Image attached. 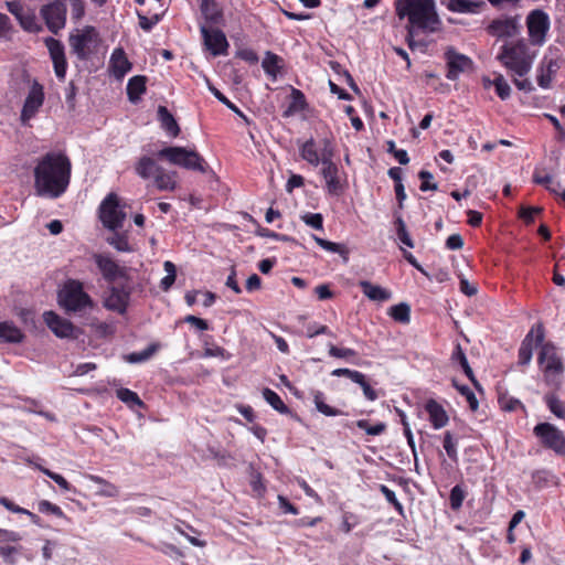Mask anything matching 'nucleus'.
I'll return each instance as SVG.
<instances>
[{
    "instance_id": "obj_1",
    "label": "nucleus",
    "mask_w": 565,
    "mask_h": 565,
    "mask_svg": "<svg viewBox=\"0 0 565 565\" xmlns=\"http://www.w3.org/2000/svg\"><path fill=\"white\" fill-rule=\"evenodd\" d=\"M72 162L63 151H49L36 159L34 192L40 198L58 199L71 183Z\"/></svg>"
},
{
    "instance_id": "obj_2",
    "label": "nucleus",
    "mask_w": 565,
    "mask_h": 565,
    "mask_svg": "<svg viewBox=\"0 0 565 565\" xmlns=\"http://www.w3.org/2000/svg\"><path fill=\"white\" fill-rule=\"evenodd\" d=\"M535 53L531 52L525 40H516L505 43L501 47L500 54L497 56L513 77V83L518 89L530 93L534 89L532 83L527 78H523L529 74Z\"/></svg>"
},
{
    "instance_id": "obj_3",
    "label": "nucleus",
    "mask_w": 565,
    "mask_h": 565,
    "mask_svg": "<svg viewBox=\"0 0 565 565\" xmlns=\"http://www.w3.org/2000/svg\"><path fill=\"white\" fill-rule=\"evenodd\" d=\"M395 11L399 20L408 18L406 41L412 50L415 47L414 28L435 32L440 25L434 0H396Z\"/></svg>"
},
{
    "instance_id": "obj_4",
    "label": "nucleus",
    "mask_w": 565,
    "mask_h": 565,
    "mask_svg": "<svg viewBox=\"0 0 565 565\" xmlns=\"http://www.w3.org/2000/svg\"><path fill=\"white\" fill-rule=\"evenodd\" d=\"M57 303L66 313H82L95 307L93 298L77 279H67L57 291Z\"/></svg>"
},
{
    "instance_id": "obj_5",
    "label": "nucleus",
    "mask_w": 565,
    "mask_h": 565,
    "mask_svg": "<svg viewBox=\"0 0 565 565\" xmlns=\"http://www.w3.org/2000/svg\"><path fill=\"white\" fill-rule=\"evenodd\" d=\"M537 362L543 372L545 384L554 391L561 390L565 367L553 343L546 342L541 345Z\"/></svg>"
},
{
    "instance_id": "obj_6",
    "label": "nucleus",
    "mask_w": 565,
    "mask_h": 565,
    "mask_svg": "<svg viewBox=\"0 0 565 565\" xmlns=\"http://www.w3.org/2000/svg\"><path fill=\"white\" fill-rule=\"evenodd\" d=\"M156 157L159 160H164L173 166H178L186 170H194L203 173L206 171L207 164L204 158L198 151L186 149L184 147H164L156 153Z\"/></svg>"
},
{
    "instance_id": "obj_7",
    "label": "nucleus",
    "mask_w": 565,
    "mask_h": 565,
    "mask_svg": "<svg viewBox=\"0 0 565 565\" xmlns=\"http://www.w3.org/2000/svg\"><path fill=\"white\" fill-rule=\"evenodd\" d=\"M131 282V279H129L128 281L110 284L106 290L104 307L109 311L125 315L134 290Z\"/></svg>"
},
{
    "instance_id": "obj_8",
    "label": "nucleus",
    "mask_w": 565,
    "mask_h": 565,
    "mask_svg": "<svg viewBox=\"0 0 565 565\" xmlns=\"http://www.w3.org/2000/svg\"><path fill=\"white\" fill-rule=\"evenodd\" d=\"M534 436L542 447L554 451L557 456L565 457V435L551 423H539L533 428Z\"/></svg>"
},
{
    "instance_id": "obj_9",
    "label": "nucleus",
    "mask_w": 565,
    "mask_h": 565,
    "mask_svg": "<svg viewBox=\"0 0 565 565\" xmlns=\"http://www.w3.org/2000/svg\"><path fill=\"white\" fill-rule=\"evenodd\" d=\"M66 14L67 8L62 0H52L40 9V15L47 30L55 35L65 28Z\"/></svg>"
},
{
    "instance_id": "obj_10",
    "label": "nucleus",
    "mask_w": 565,
    "mask_h": 565,
    "mask_svg": "<svg viewBox=\"0 0 565 565\" xmlns=\"http://www.w3.org/2000/svg\"><path fill=\"white\" fill-rule=\"evenodd\" d=\"M75 32L71 33L68 38L72 53L79 61H86L90 54V46L98 41L99 34L92 25H87L83 30L76 29Z\"/></svg>"
},
{
    "instance_id": "obj_11",
    "label": "nucleus",
    "mask_w": 565,
    "mask_h": 565,
    "mask_svg": "<svg viewBox=\"0 0 565 565\" xmlns=\"http://www.w3.org/2000/svg\"><path fill=\"white\" fill-rule=\"evenodd\" d=\"M99 211L102 223L106 228L116 231L122 227L126 213L120 209L115 193H109L103 200Z\"/></svg>"
},
{
    "instance_id": "obj_12",
    "label": "nucleus",
    "mask_w": 565,
    "mask_h": 565,
    "mask_svg": "<svg viewBox=\"0 0 565 565\" xmlns=\"http://www.w3.org/2000/svg\"><path fill=\"white\" fill-rule=\"evenodd\" d=\"M43 320L47 328L60 339L76 340L83 333L71 320L61 317L55 311L49 310L43 313Z\"/></svg>"
},
{
    "instance_id": "obj_13",
    "label": "nucleus",
    "mask_w": 565,
    "mask_h": 565,
    "mask_svg": "<svg viewBox=\"0 0 565 565\" xmlns=\"http://www.w3.org/2000/svg\"><path fill=\"white\" fill-rule=\"evenodd\" d=\"M527 33L532 44L543 45L551 26L548 14L542 9L532 10L526 18Z\"/></svg>"
},
{
    "instance_id": "obj_14",
    "label": "nucleus",
    "mask_w": 565,
    "mask_h": 565,
    "mask_svg": "<svg viewBox=\"0 0 565 565\" xmlns=\"http://www.w3.org/2000/svg\"><path fill=\"white\" fill-rule=\"evenodd\" d=\"M94 260L98 269L100 270L104 279L109 284H116L119 281H128L130 278L129 269L127 267L119 266L113 258L103 254H96Z\"/></svg>"
},
{
    "instance_id": "obj_15",
    "label": "nucleus",
    "mask_w": 565,
    "mask_h": 565,
    "mask_svg": "<svg viewBox=\"0 0 565 565\" xmlns=\"http://www.w3.org/2000/svg\"><path fill=\"white\" fill-rule=\"evenodd\" d=\"M444 57L447 65L446 77L450 81L458 79L461 74L471 71L473 67L472 60L457 52L452 46L447 47Z\"/></svg>"
},
{
    "instance_id": "obj_16",
    "label": "nucleus",
    "mask_w": 565,
    "mask_h": 565,
    "mask_svg": "<svg viewBox=\"0 0 565 565\" xmlns=\"http://www.w3.org/2000/svg\"><path fill=\"white\" fill-rule=\"evenodd\" d=\"M200 32L205 49L210 51L213 56L227 55L230 44L225 33L221 29H213L201 24Z\"/></svg>"
},
{
    "instance_id": "obj_17",
    "label": "nucleus",
    "mask_w": 565,
    "mask_h": 565,
    "mask_svg": "<svg viewBox=\"0 0 565 565\" xmlns=\"http://www.w3.org/2000/svg\"><path fill=\"white\" fill-rule=\"evenodd\" d=\"M497 11V39L499 38H514L521 31V14L518 12L516 4L509 13H501Z\"/></svg>"
},
{
    "instance_id": "obj_18",
    "label": "nucleus",
    "mask_w": 565,
    "mask_h": 565,
    "mask_svg": "<svg viewBox=\"0 0 565 565\" xmlns=\"http://www.w3.org/2000/svg\"><path fill=\"white\" fill-rule=\"evenodd\" d=\"M44 44L49 50L56 77L60 81H64L67 71V61L65 57L64 44L60 40H56L52 36L45 38Z\"/></svg>"
},
{
    "instance_id": "obj_19",
    "label": "nucleus",
    "mask_w": 565,
    "mask_h": 565,
    "mask_svg": "<svg viewBox=\"0 0 565 565\" xmlns=\"http://www.w3.org/2000/svg\"><path fill=\"white\" fill-rule=\"evenodd\" d=\"M43 86L38 81H34L21 110V121L25 124L31 118H33L39 111L40 107L43 105Z\"/></svg>"
},
{
    "instance_id": "obj_20",
    "label": "nucleus",
    "mask_w": 565,
    "mask_h": 565,
    "mask_svg": "<svg viewBox=\"0 0 565 565\" xmlns=\"http://www.w3.org/2000/svg\"><path fill=\"white\" fill-rule=\"evenodd\" d=\"M544 340V330L541 324L533 327L523 339L519 349V365H527L532 360L534 345L542 344Z\"/></svg>"
},
{
    "instance_id": "obj_21",
    "label": "nucleus",
    "mask_w": 565,
    "mask_h": 565,
    "mask_svg": "<svg viewBox=\"0 0 565 565\" xmlns=\"http://www.w3.org/2000/svg\"><path fill=\"white\" fill-rule=\"evenodd\" d=\"M322 163V177L326 180L327 191L330 195H340L343 192V185L339 180V168L338 166L330 159V156H324L321 158Z\"/></svg>"
},
{
    "instance_id": "obj_22",
    "label": "nucleus",
    "mask_w": 565,
    "mask_h": 565,
    "mask_svg": "<svg viewBox=\"0 0 565 565\" xmlns=\"http://www.w3.org/2000/svg\"><path fill=\"white\" fill-rule=\"evenodd\" d=\"M132 68L131 62L127 58V55L122 47H116L109 60V70L114 77L117 79L124 78V76Z\"/></svg>"
},
{
    "instance_id": "obj_23",
    "label": "nucleus",
    "mask_w": 565,
    "mask_h": 565,
    "mask_svg": "<svg viewBox=\"0 0 565 565\" xmlns=\"http://www.w3.org/2000/svg\"><path fill=\"white\" fill-rule=\"evenodd\" d=\"M200 11L209 24L220 25L224 23V13L216 0H201Z\"/></svg>"
},
{
    "instance_id": "obj_24",
    "label": "nucleus",
    "mask_w": 565,
    "mask_h": 565,
    "mask_svg": "<svg viewBox=\"0 0 565 565\" xmlns=\"http://www.w3.org/2000/svg\"><path fill=\"white\" fill-rule=\"evenodd\" d=\"M359 287L363 295L372 301L385 302L392 298V292L379 285H374L369 280L359 281Z\"/></svg>"
},
{
    "instance_id": "obj_25",
    "label": "nucleus",
    "mask_w": 565,
    "mask_h": 565,
    "mask_svg": "<svg viewBox=\"0 0 565 565\" xmlns=\"http://www.w3.org/2000/svg\"><path fill=\"white\" fill-rule=\"evenodd\" d=\"M425 409L429 415V420L435 429L443 428L448 423V415L444 407L435 399L430 398L425 404Z\"/></svg>"
},
{
    "instance_id": "obj_26",
    "label": "nucleus",
    "mask_w": 565,
    "mask_h": 565,
    "mask_svg": "<svg viewBox=\"0 0 565 565\" xmlns=\"http://www.w3.org/2000/svg\"><path fill=\"white\" fill-rule=\"evenodd\" d=\"M559 65L556 60L546 57L543 58L539 66L537 84L542 88L551 86L552 77L557 72Z\"/></svg>"
},
{
    "instance_id": "obj_27",
    "label": "nucleus",
    "mask_w": 565,
    "mask_h": 565,
    "mask_svg": "<svg viewBox=\"0 0 565 565\" xmlns=\"http://www.w3.org/2000/svg\"><path fill=\"white\" fill-rule=\"evenodd\" d=\"M23 340V332L12 321L0 322V342L19 344Z\"/></svg>"
},
{
    "instance_id": "obj_28",
    "label": "nucleus",
    "mask_w": 565,
    "mask_h": 565,
    "mask_svg": "<svg viewBox=\"0 0 565 565\" xmlns=\"http://www.w3.org/2000/svg\"><path fill=\"white\" fill-rule=\"evenodd\" d=\"M147 77L145 75H135L128 79L127 96L130 103L137 104L141 95L146 93Z\"/></svg>"
},
{
    "instance_id": "obj_29",
    "label": "nucleus",
    "mask_w": 565,
    "mask_h": 565,
    "mask_svg": "<svg viewBox=\"0 0 565 565\" xmlns=\"http://www.w3.org/2000/svg\"><path fill=\"white\" fill-rule=\"evenodd\" d=\"M393 215H394L393 224H394L395 232H396V239L401 244L405 245L406 247L414 248L415 247L414 239L412 238V236L406 227V223L403 220L402 214L398 211H394Z\"/></svg>"
},
{
    "instance_id": "obj_30",
    "label": "nucleus",
    "mask_w": 565,
    "mask_h": 565,
    "mask_svg": "<svg viewBox=\"0 0 565 565\" xmlns=\"http://www.w3.org/2000/svg\"><path fill=\"white\" fill-rule=\"evenodd\" d=\"M451 360L454 362H457L460 367L462 369L463 373L466 374V376L471 381V383L473 384V386L480 391L481 387H480V384L479 382L477 381L475 374H473V371L468 362V359L466 356V353L463 352L462 348L460 347V344H457L454 352H452V355H451Z\"/></svg>"
},
{
    "instance_id": "obj_31",
    "label": "nucleus",
    "mask_w": 565,
    "mask_h": 565,
    "mask_svg": "<svg viewBox=\"0 0 565 565\" xmlns=\"http://www.w3.org/2000/svg\"><path fill=\"white\" fill-rule=\"evenodd\" d=\"M262 67L273 81H276L280 70L284 67V60L277 54L267 51L263 58Z\"/></svg>"
},
{
    "instance_id": "obj_32",
    "label": "nucleus",
    "mask_w": 565,
    "mask_h": 565,
    "mask_svg": "<svg viewBox=\"0 0 565 565\" xmlns=\"http://www.w3.org/2000/svg\"><path fill=\"white\" fill-rule=\"evenodd\" d=\"M158 118L161 122L162 128L167 131L168 135H170L173 138L179 136L180 127L173 115L166 106H159Z\"/></svg>"
},
{
    "instance_id": "obj_33",
    "label": "nucleus",
    "mask_w": 565,
    "mask_h": 565,
    "mask_svg": "<svg viewBox=\"0 0 565 565\" xmlns=\"http://www.w3.org/2000/svg\"><path fill=\"white\" fill-rule=\"evenodd\" d=\"M441 4L452 12L476 13L483 3L470 0H441Z\"/></svg>"
},
{
    "instance_id": "obj_34",
    "label": "nucleus",
    "mask_w": 565,
    "mask_h": 565,
    "mask_svg": "<svg viewBox=\"0 0 565 565\" xmlns=\"http://www.w3.org/2000/svg\"><path fill=\"white\" fill-rule=\"evenodd\" d=\"M290 97L291 102L282 113L284 118H289L296 113L305 110L308 106L305 94L301 90L292 88Z\"/></svg>"
},
{
    "instance_id": "obj_35",
    "label": "nucleus",
    "mask_w": 565,
    "mask_h": 565,
    "mask_svg": "<svg viewBox=\"0 0 565 565\" xmlns=\"http://www.w3.org/2000/svg\"><path fill=\"white\" fill-rule=\"evenodd\" d=\"M161 168L152 158L143 156L136 164V172L140 178L149 179L154 177Z\"/></svg>"
},
{
    "instance_id": "obj_36",
    "label": "nucleus",
    "mask_w": 565,
    "mask_h": 565,
    "mask_svg": "<svg viewBox=\"0 0 565 565\" xmlns=\"http://www.w3.org/2000/svg\"><path fill=\"white\" fill-rule=\"evenodd\" d=\"M20 26L30 33H39L43 30L42 25L38 23L34 9L26 8L21 17L18 19Z\"/></svg>"
},
{
    "instance_id": "obj_37",
    "label": "nucleus",
    "mask_w": 565,
    "mask_h": 565,
    "mask_svg": "<svg viewBox=\"0 0 565 565\" xmlns=\"http://www.w3.org/2000/svg\"><path fill=\"white\" fill-rule=\"evenodd\" d=\"M299 154L303 160L315 167L321 163V158L319 157L313 138H310L300 145Z\"/></svg>"
},
{
    "instance_id": "obj_38",
    "label": "nucleus",
    "mask_w": 565,
    "mask_h": 565,
    "mask_svg": "<svg viewBox=\"0 0 565 565\" xmlns=\"http://www.w3.org/2000/svg\"><path fill=\"white\" fill-rule=\"evenodd\" d=\"M264 399L278 413L288 415L291 413L290 408L282 402L280 396L273 390L265 387L263 390Z\"/></svg>"
},
{
    "instance_id": "obj_39",
    "label": "nucleus",
    "mask_w": 565,
    "mask_h": 565,
    "mask_svg": "<svg viewBox=\"0 0 565 565\" xmlns=\"http://www.w3.org/2000/svg\"><path fill=\"white\" fill-rule=\"evenodd\" d=\"M106 242L118 252L130 253L134 250L128 242L127 233H119L118 230L113 231V234L106 238Z\"/></svg>"
},
{
    "instance_id": "obj_40",
    "label": "nucleus",
    "mask_w": 565,
    "mask_h": 565,
    "mask_svg": "<svg viewBox=\"0 0 565 565\" xmlns=\"http://www.w3.org/2000/svg\"><path fill=\"white\" fill-rule=\"evenodd\" d=\"M557 391L546 393L544 401L548 409L558 418L565 419V402L561 401L556 394Z\"/></svg>"
},
{
    "instance_id": "obj_41",
    "label": "nucleus",
    "mask_w": 565,
    "mask_h": 565,
    "mask_svg": "<svg viewBox=\"0 0 565 565\" xmlns=\"http://www.w3.org/2000/svg\"><path fill=\"white\" fill-rule=\"evenodd\" d=\"M205 83L207 85L209 90L213 94V96L223 105H225L228 109L234 111L236 115L242 117L245 121H248L247 117L244 115V113L235 105L233 104L223 93H221L212 83L211 81L205 77Z\"/></svg>"
},
{
    "instance_id": "obj_42",
    "label": "nucleus",
    "mask_w": 565,
    "mask_h": 565,
    "mask_svg": "<svg viewBox=\"0 0 565 565\" xmlns=\"http://www.w3.org/2000/svg\"><path fill=\"white\" fill-rule=\"evenodd\" d=\"M313 403L317 408V411L324 416L333 417V416H340L343 414L342 411L334 408L324 402V394L321 391H315L313 392Z\"/></svg>"
},
{
    "instance_id": "obj_43",
    "label": "nucleus",
    "mask_w": 565,
    "mask_h": 565,
    "mask_svg": "<svg viewBox=\"0 0 565 565\" xmlns=\"http://www.w3.org/2000/svg\"><path fill=\"white\" fill-rule=\"evenodd\" d=\"M388 315L396 322L407 324L411 321V306L406 302H399L390 308Z\"/></svg>"
},
{
    "instance_id": "obj_44",
    "label": "nucleus",
    "mask_w": 565,
    "mask_h": 565,
    "mask_svg": "<svg viewBox=\"0 0 565 565\" xmlns=\"http://www.w3.org/2000/svg\"><path fill=\"white\" fill-rule=\"evenodd\" d=\"M159 349L158 343H152L148 345L145 350L140 352H131L125 356V360L131 364L142 363L148 361Z\"/></svg>"
},
{
    "instance_id": "obj_45",
    "label": "nucleus",
    "mask_w": 565,
    "mask_h": 565,
    "mask_svg": "<svg viewBox=\"0 0 565 565\" xmlns=\"http://www.w3.org/2000/svg\"><path fill=\"white\" fill-rule=\"evenodd\" d=\"M173 177L174 173H167L163 168H161L154 175V184L161 191H172L177 186Z\"/></svg>"
},
{
    "instance_id": "obj_46",
    "label": "nucleus",
    "mask_w": 565,
    "mask_h": 565,
    "mask_svg": "<svg viewBox=\"0 0 565 565\" xmlns=\"http://www.w3.org/2000/svg\"><path fill=\"white\" fill-rule=\"evenodd\" d=\"M313 239L321 248H323L328 252H331V253H337V254L341 255L342 257H344V259H348V249L345 248V246L343 244L334 243V242L318 237L316 235H313Z\"/></svg>"
},
{
    "instance_id": "obj_47",
    "label": "nucleus",
    "mask_w": 565,
    "mask_h": 565,
    "mask_svg": "<svg viewBox=\"0 0 565 565\" xmlns=\"http://www.w3.org/2000/svg\"><path fill=\"white\" fill-rule=\"evenodd\" d=\"M116 396L125 404L130 407L143 406V402L140 399L138 394L129 388L121 387L116 391Z\"/></svg>"
},
{
    "instance_id": "obj_48",
    "label": "nucleus",
    "mask_w": 565,
    "mask_h": 565,
    "mask_svg": "<svg viewBox=\"0 0 565 565\" xmlns=\"http://www.w3.org/2000/svg\"><path fill=\"white\" fill-rule=\"evenodd\" d=\"M163 268H164L167 275L161 279L160 288L163 291H168L172 287L174 281H175V278H177V267H175V265L172 262L166 260L163 263Z\"/></svg>"
},
{
    "instance_id": "obj_49",
    "label": "nucleus",
    "mask_w": 565,
    "mask_h": 565,
    "mask_svg": "<svg viewBox=\"0 0 565 565\" xmlns=\"http://www.w3.org/2000/svg\"><path fill=\"white\" fill-rule=\"evenodd\" d=\"M444 449L447 452L449 459L454 462L458 461V452H457V439H455L454 435L447 430L444 434L443 440Z\"/></svg>"
},
{
    "instance_id": "obj_50",
    "label": "nucleus",
    "mask_w": 565,
    "mask_h": 565,
    "mask_svg": "<svg viewBox=\"0 0 565 565\" xmlns=\"http://www.w3.org/2000/svg\"><path fill=\"white\" fill-rule=\"evenodd\" d=\"M356 427L364 430L367 435L379 436L386 430V424L383 422L376 423L375 425H370L366 419H359L355 423Z\"/></svg>"
},
{
    "instance_id": "obj_51",
    "label": "nucleus",
    "mask_w": 565,
    "mask_h": 565,
    "mask_svg": "<svg viewBox=\"0 0 565 565\" xmlns=\"http://www.w3.org/2000/svg\"><path fill=\"white\" fill-rule=\"evenodd\" d=\"M498 403L502 411L504 412H514L521 409L525 413V406L521 403L520 399L514 397L499 396Z\"/></svg>"
},
{
    "instance_id": "obj_52",
    "label": "nucleus",
    "mask_w": 565,
    "mask_h": 565,
    "mask_svg": "<svg viewBox=\"0 0 565 565\" xmlns=\"http://www.w3.org/2000/svg\"><path fill=\"white\" fill-rule=\"evenodd\" d=\"M38 511L41 513H44V514H53L60 519H67L65 513L62 511V509L58 505H56L47 500L39 501Z\"/></svg>"
},
{
    "instance_id": "obj_53",
    "label": "nucleus",
    "mask_w": 565,
    "mask_h": 565,
    "mask_svg": "<svg viewBox=\"0 0 565 565\" xmlns=\"http://www.w3.org/2000/svg\"><path fill=\"white\" fill-rule=\"evenodd\" d=\"M71 6V15L75 22H78L85 15V0H62Z\"/></svg>"
},
{
    "instance_id": "obj_54",
    "label": "nucleus",
    "mask_w": 565,
    "mask_h": 565,
    "mask_svg": "<svg viewBox=\"0 0 565 565\" xmlns=\"http://www.w3.org/2000/svg\"><path fill=\"white\" fill-rule=\"evenodd\" d=\"M452 385L467 398L470 408L476 411L478 408V401L475 393L467 385H460L456 380H452Z\"/></svg>"
},
{
    "instance_id": "obj_55",
    "label": "nucleus",
    "mask_w": 565,
    "mask_h": 565,
    "mask_svg": "<svg viewBox=\"0 0 565 565\" xmlns=\"http://www.w3.org/2000/svg\"><path fill=\"white\" fill-rule=\"evenodd\" d=\"M463 499H465V491H463V489L459 484H456L450 490V494H449L450 508L452 510H458L462 505Z\"/></svg>"
},
{
    "instance_id": "obj_56",
    "label": "nucleus",
    "mask_w": 565,
    "mask_h": 565,
    "mask_svg": "<svg viewBox=\"0 0 565 565\" xmlns=\"http://www.w3.org/2000/svg\"><path fill=\"white\" fill-rule=\"evenodd\" d=\"M418 178L422 181L420 186H419L420 191H423V192L436 191L438 189L437 183L431 182V180L434 179V175L431 172H429L427 170H420L418 172Z\"/></svg>"
},
{
    "instance_id": "obj_57",
    "label": "nucleus",
    "mask_w": 565,
    "mask_h": 565,
    "mask_svg": "<svg viewBox=\"0 0 565 565\" xmlns=\"http://www.w3.org/2000/svg\"><path fill=\"white\" fill-rule=\"evenodd\" d=\"M78 88L75 85L74 81H71L65 87V100L68 107V110H75L76 108V95Z\"/></svg>"
},
{
    "instance_id": "obj_58",
    "label": "nucleus",
    "mask_w": 565,
    "mask_h": 565,
    "mask_svg": "<svg viewBox=\"0 0 565 565\" xmlns=\"http://www.w3.org/2000/svg\"><path fill=\"white\" fill-rule=\"evenodd\" d=\"M20 550L21 547L18 546L0 545V556L3 558L4 563L14 565L17 563L14 555L18 554Z\"/></svg>"
},
{
    "instance_id": "obj_59",
    "label": "nucleus",
    "mask_w": 565,
    "mask_h": 565,
    "mask_svg": "<svg viewBox=\"0 0 565 565\" xmlns=\"http://www.w3.org/2000/svg\"><path fill=\"white\" fill-rule=\"evenodd\" d=\"M301 220L315 230H323V217L320 213H306L301 216Z\"/></svg>"
},
{
    "instance_id": "obj_60",
    "label": "nucleus",
    "mask_w": 565,
    "mask_h": 565,
    "mask_svg": "<svg viewBox=\"0 0 565 565\" xmlns=\"http://www.w3.org/2000/svg\"><path fill=\"white\" fill-rule=\"evenodd\" d=\"M354 383L361 386V388L363 390V394L367 401L373 402L379 398L377 392L370 385L365 374L362 373V380L355 381Z\"/></svg>"
},
{
    "instance_id": "obj_61",
    "label": "nucleus",
    "mask_w": 565,
    "mask_h": 565,
    "mask_svg": "<svg viewBox=\"0 0 565 565\" xmlns=\"http://www.w3.org/2000/svg\"><path fill=\"white\" fill-rule=\"evenodd\" d=\"M329 354L333 358L338 359H348L351 356H355L356 352L353 349L349 348H338L334 344H329Z\"/></svg>"
},
{
    "instance_id": "obj_62",
    "label": "nucleus",
    "mask_w": 565,
    "mask_h": 565,
    "mask_svg": "<svg viewBox=\"0 0 565 565\" xmlns=\"http://www.w3.org/2000/svg\"><path fill=\"white\" fill-rule=\"evenodd\" d=\"M331 375L332 376H337V377H341V376H344V377H348L350 379L353 383L355 381H359V380H362V372L360 371H355V370H351V369H335L331 372Z\"/></svg>"
},
{
    "instance_id": "obj_63",
    "label": "nucleus",
    "mask_w": 565,
    "mask_h": 565,
    "mask_svg": "<svg viewBox=\"0 0 565 565\" xmlns=\"http://www.w3.org/2000/svg\"><path fill=\"white\" fill-rule=\"evenodd\" d=\"M511 87L501 74H497V95L501 99L510 97Z\"/></svg>"
},
{
    "instance_id": "obj_64",
    "label": "nucleus",
    "mask_w": 565,
    "mask_h": 565,
    "mask_svg": "<svg viewBox=\"0 0 565 565\" xmlns=\"http://www.w3.org/2000/svg\"><path fill=\"white\" fill-rule=\"evenodd\" d=\"M306 329H307L308 338H313L319 334L333 335V333L330 331V329L327 326L319 324L317 322L309 323Z\"/></svg>"
}]
</instances>
